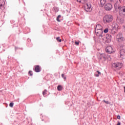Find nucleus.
Returning <instances> with one entry per match:
<instances>
[{
    "instance_id": "nucleus-23",
    "label": "nucleus",
    "mask_w": 125,
    "mask_h": 125,
    "mask_svg": "<svg viewBox=\"0 0 125 125\" xmlns=\"http://www.w3.org/2000/svg\"><path fill=\"white\" fill-rule=\"evenodd\" d=\"M114 7H115V9H118V8H119V7H118V4H117V3H116L114 4Z\"/></svg>"
},
{
    "instance_id": "nucleus-31",
    "label": "nucleus",
    "mask_w": 125,
    "mask_h": 125,
    "mask_svg": "<svg viewBox=\"0 0 125 125\" xmlns=\"http://www.w3.org/2000/svg\"><path fill=\"white\" fill-rule=\"evenodd\" d=\"M117 125H121V122H118V123L117 124Z\"/></svg>"
},
{
    "instance_id": "nucleus-8",
    "label": "nucleus",
    "mask_w": 125,
    "mask_h": 125,
    "mask_svg": "<svg viewBox=\"0 0 125 125\" xmlns=\"http://www.w3.org/2000/svg\"><path fill=\"white\" fill-rule=\"evenodd\" d=\"M105 51L107 53L111 54L114 52V50L113 49V47L111 46H107L105 48Z\"/></svg>"
},
{
    "instance_id": "nucleus-17",
    "label": "nucleus",
    "mask_w": 125,
    "mask_h": 125,
    "mask_svg": "<svg viewBox=\"0 0 125 125\" xmlns=\"http://www.w3.org/2000/svg\"><path fill=\"white\" fill-rule=\"evenodd\" d=\"M100 75H101V72H100L99 71H97L95 73V77H99Z\"/></svg>"
},
{
    "instance_id": "nucleus-22",
    "label": "nucleus",
    "mask_w": 125,
    "mask_h": 125,
    "mask_svg": "<svg viewBox=\"0 0 125 125\" xmlns=\"http://www.w3.org/2000/svg\"><path fill=\"white\" fill-rule=\"evenodd\" d=\"M53 10H55V12H58V8L56 7H54Z\"/></svg>"
},
{
    "instance_id": "nucleus-14",
    "label": "nucleus",
    "mask_w": 125,
    "mask_h": 125,
    "mask_svg": "<svg viewBox=\"0 0 125 125\" xmlns=\"http://www.w3.org/2000/svg\"><path fill=\"white\" fill-rule=\"evenodd\" d=\"M106 3V0H100V6L101 7H103L104 6V4Z\"/></svg>"
},
{
    "instance_id": "nucleus-7",
    "label": "nucleus",
    "mask_w": 125,
    "mask_h": 125,
    "mask_svg": "<svg viewBox=\"0 0 125 125\" xmlns=\"http://www.w3.org/2000/svg\"><path fill=\"white\" fill-rule=\"evenodd\" d=\"M119 13H122L124 15H125V6H118Z\"/></svg>"
},
{
    "instance_id": "nucleus-32",
    "label": "nucleus",
    "mask_w": 125,
    "mask_h": 125,
    "mask_svg": "<svg viewBox=\"0 0 125 125\" xmlns=\"http://www.w3.org/2000/svg\"><path fill=\"white\" fill-rule=\"evenodd\" d=\"M110 1H111V2H113V1H113V0H110Z\"/></svg>"
},
{
    "instance_id": "nucleus-9",
    "label": "nucleus",
    "mask_w": 125,
    "mask_h": 125,
    "mask_svg": "<svg viewBox=\"0 0 125 125\" xmlns=\"http://www.w3.org/2000/svg\"><path fill=\"white\" fill-rule=\"evenodd\" d=\"M4 4H5L4 0H0V10H3L4 8Z\"/></svg>"
},
{
    "instance_id": "nucleus-4",
    "label": "nucleus",
    "mask_w": 125,
    "mask_h": 125,
    "mask_svg": "<svg viewBox=\"0 0 125 125\" xmlns=\"http://www.w3.org/2000/svg\"><path fill=\"white\" fill-rule=\"evenodd\" d=\"M112 66L114 68H117L118 70H120L122 68V67H123V63L120 62H114L112 64Z\"/></svg>"
},
{
    "instance_id": "nucleus-26",
    "label": "nucleus",
    "mask_w": 125,
    "mask_h": 125,
    "mask_svg": "<svg viewBox=\"0 0 125 125\" xmlns=\"http://www.w3.org/2000/svg\"><path fill=\"white\" fill-rule=\"evenodd\" d=\"M33 72L32 71H29L28 72V74H29V75L30 76H33V74H32Z\"/></svg>"
},
{
    "instance_id": "nucleus-3",
    "label": "nucleus",
    "mask_w": 125,
    "mask_h": 125,
    "mask_svg": "<svg viewBox=\"0 0 125 125\" xmlns=\"http://www.w3.org/2000/svg\"><path fill=\"white\" fill-rule=\"evenodd\" d=\"M92 5L90 3H86L84 5V10L86 11V12H91L92 11Z\"/></svg>"
},
{
    "instance_id": "nucleus-19",
    "label": "nucleus",
    "mask_w": 125,
    "mask_h": 125,
    "mask_svg": "<svg viewBox=\"0 0 125 125\" xmlns=\"http://www.w3.org/2000/svg\"><path fill=\"white\" fill-rule=\"evenodd\" d=\"M56 40L58 42H62V40H61V39H60V37H58L56 38Z\"/></svg>"
},
{
    "instance_id": "nucleus-1",
    "label": "nucleus",
    "mask_w": 125,
    "mask_h": 125,
    "mask_svg": "<svg viewBox=\"0 0 125 125\" xmlns=\"http://www.w3.org/2000/svg\"><path fill=\"white\" fill-rule=\"evenodd\" d=\"M103 21L105 24L111 23L113 21V16L111 15H105L103 18Z\"/></svg>"
},
{
    "instance_id": "nucleus-28",
    "label": "nucleus",
    "mask_w": 125,
    "mask_h": 125,
    "mask_svg": "<svg viewBox=\"0 0 125 125\" xmlns=\"http://www.w3.org/2000/svg\"><path fill=\"white\" fill-rule=\"evenodd\" d=\"M103 102H104V103H106V104H109V101H105V100H104L103 101Z\"/></svg>"
},
{
    "instance_id": "nucleus-18",
    "label": "nucleus",
    "mask_w": 125,
    "mask_h": 125,
    "mask_svg": "<svg viewBox=\"0 0 125 125\" xmlns=\"http://www.w3.org/2000/svg\"><path fill=\"white\" fill-rule=\"evenodd\" d=\"M62 88H63L62 87V86H61V85H59L57 87V89L59 91H61V90H62Z\"/></svg>"
},
{
    "instance_id": "nucleus-21",
    "label": "nucleus",
    "mask_w": 125,
    "mask_h": 125,
    "mask_svg": "<svg viewBox=\"0 0 125 125\" xmlns=\"http://www.w3.org/2000/svg\"><path fill=\"white\" fill-rule=\"evenodd\" d=\"M61 17V15H59L57 18V21H58V22H60V20H59V18H60Z\"/></svg>"
},
{
    "instance_id": "nucleus-25",
    "label": "nucleus",
    "mask_w": 125,
    "mask_h": 125,
    "mask_svg": "<svg viewBox=\"0 0 125 125\" xmlns=\"http://www.w3.org/2000/svg\"><path fill=\"white\" fill-rule=\"evenodd\" d=\"M47 92V90L45 89L43 92H42V94L43 95H45V93Z\"/></svg>"
},
{
    "instance_id": "nucleus-12",
    "label": "nucleus",
    "mask_w": 125,
    "mask_h": 125,
    "mask_svg": "<svg viewBox=\"0 0 125 125\" xmlns=\"http://www.w3.org/2000/svg\"><path fill=\"white\" fill-rule=\"evenodd\" d=\"M102 59L104 61H105V60H106V59H107V56H106V55L105 54H101L100 60H102Z\"/></svg>"
},
{
    "instance_id": "nucleus-6",
    "label": "nucleus",
    "mask_w": 125,
    "mask_h": 125,
    "mask_svg": "<svg viewBox=\"0 0 125 125\" xmlns=\"http://www.w3.org/2000/svg\"><path fill=\"white\" fill-rule=\"evenodd\" d=\"M112 8H113V6L111 3H107L104 5V9H105L106 11L112 10Z\"/></svg>"
},
{
    "instance_id": "nucleus-16",
    "label": "nucleus",
    "mask_w": 125,
    "mask_h": 125,
    "mask_svg": "<svg viewBox=\"0 0 125 125\" xmlns=\"http://www.w3.org/2000/svg\"><path fill=\"white\" fill-rule=\"evenodd\" d=\"M105 37L107 40H109L110 41L112 39V36L110 34H106Z\"/></svg>"
},
{
    "instance_id": "nucleus-33",
    "label": "nucleus",
    "mask_w": 125,
    "mask_h": 125,
    "mask_svg": "<svg viewBox=\"0 0 125 125\" xmlns=\"http://www.w3.org/2000/svg\"><path fill=\"white\" fill-rule=\"evenodd\" d=\"M17 47H15V49H16H16H17Z\"/></svg>"
},
{
    "instance_id": "nucleus-13",
    "label": "nucleus",
    "mask_w": 125,
    "mask_h": 125,
    "mask_svg": "<svg viewBox=\"0 0 125 125\" xmlns=\"http://www.w3.org/2000/svg\"><path fill=\"white\" fill-rule=\"evenodd\" d=\"M36 73H39L41 72V69L40 68V65H36L35 68L34 69Z\"/></svg>"
},
{
    "instance_id": "nucleus-29",
    "label": "nucleus",
    "mask_w": 125,
    "mask_h": 125,
    "mask_svg": "<svg viewBox=\"0 0 125 125\" xmlns=\"http://www.w3.org/2000/svg\"><path fill=\"white\" fill-rule=\"evenodd\" d=\"M10 107H13V103H10L9 104Z\"/></svg>"
},
{
    "instance_id": "nucleus-24",
    "label": "nucleus",
    "mask_w": 125,
    "mask_h": 125,
    "mask_svg": "<svg viewBox=\"0 0 125 125\" xmlns=\"http://www.w3.org/2000/svg\"><path fill=\"white\" fill-rule=\"evenodd\" d=\"M62 78H63V80H64V81L66 80V76H65V75H64V74H62Z\"/></svg>"
},
{
    "instance_id": "nucleus-5",
    "label": "nucleus",
    "mask_w": 125,
    "mask_h": 125,
    "mask_svg": "<svg viewBox=\"0 0 125 125\" xmlns=\"http://www.w3.org/2000/svg\"><path fill=\"white\" fill-rule=\"evenodd\" d=\"M103 30H95L96 36L99 37V39L103 38Z\"/></svg>"
},
{
    "instance_id": "nucleus-15",
    "label": "nucleus",
    "mask_w": 125,
    "mask_h": 125,
    "mask_svg": "<svg viewBox=\"0 0 125 125\" xmlns=\"http://www.w3.org/2000/svg\"><path fill=\"white\" fill-rule=\"evenodd\" d=\"M77 1L78 2H80L81 3H83V4H84V3H86V0H77Z\"/></svg>"
},
{
    "instance_id": "nucleus-2",
    "label": "nucleus",
    "mask_w": 125,
    "mask_h": 125,
    "mask_svg": "<svg viewBox=\"0 0 125 125\" xmlns=\"http://www.w3.org/2000/svg\"><path fill=\"white\" fill-rule=\"evenodd\" d=\"M116 41L118 42H124L125 41V37L123 35V33H119L116 36Z\"/></svg>"
},
{
    "instance_id": "nucleus-34",
    "label": "nucleus",
    "mask_w": 125,
    "mask_h": 125,
    "mask_svg": "<svg viewBox=\"0 0 125 125\" xmlns=\"http://www.w3.org/2000/svg\"><path fill=\"white\" fill-rule=\"evenodd\" d=\"M124 89L125 90V87H124Z\"/></svg>"
},
{
    "instance_id": "nucleus-11",
    "label": "nucleus",
    "mask_w": 125,
    "mask_h": 125,
    "mask_svg": "<svg viewBox=\"0 0 125 125\" xmlns=\"http://www.w3.org/2000/svg\"><path fill=\"white\" fill-rule=\"evenodd\" d=\"M120 57H121V58H124V56H125V49H122L120 50Z\"/></svg>"
},
{
    "instance_id": "nucleus-30",
    "label": "nucleus",
    "mask_w": 125,
    "mask_h": 125,
    "mask_svg": "<svg viewBox=\"0 0 125 125\" xmlns=\"http://www.w3.org/2000/svg\"><path fill=\"white\" fill-rule=\"evenodd\" d=\"M117 119H118V120H120V119H121V116L118 115L117 116Z\"/></svg>"
},
{
    "instance_id": "nucleus-27",
    "label": "nucleus",
    "mask_w": 125,
    "mask_h": 125,
    "mask_svg": "<svg viewBox=\"0 0 125 125\" xmlns=\"http://www.w3.org/2000/svg\"><path fill=\"white\" fill-rule=\"evenodd\" d=\"M75 44H76V45H79L80 44V42H75Z\"/></svg>"
},
{
    "instance_id": "nucleus-20",
    "label": "nucleus",
    "mask_w": 125,
    "mask_h": 125,
    "mask_svg": "<svg viewBox=\"0 0 125 125\" xmlns=\"http://www.w3.org/2000/svg\"><path fill=\"white\" fill-rule=\"evenodd\" d=\"M104 33H105V34L108 33V32H109V29H108V28H105L104 30Z\"/></svg>"
},
{
    "instance_id": "nucleus-10",
    "label": "nucleus",
    "mask_w": 125,
    "mask_h": 125,
    "mask_svg": "<svg viewBox=\"0 0 125 125\" xmlns=\"http://www.w3.org/2000/svg\"><path fill=\"white\" fill-rule=\"evenodd\" d=\"M103 30V27L101 24H97L95 31H100Z\"/></svg>"
}]
</instances>
